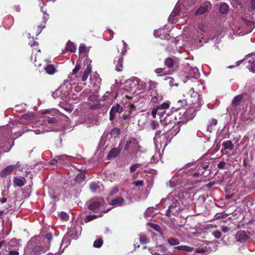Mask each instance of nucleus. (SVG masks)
I'll return each instance as SVG.
<instances>
[{
	"label": "nucleus",
	"mask_w": 255,
	"mask_h": 255,
	"mask_svg": "<svg viewBox=\"0 0 255 255\" xmlns=\"http://www.w3.org/2000/svg\"><path fill=\"white\" fill-rule=\"evenodd\" d=\"M181 123V122H179L176 125H175L174 126H173L171 130H173V132H175L174 135H176L178 132L179 131H180V124Z\"/></svg>",
	"instance_id": "nucleus-40"
},
{
	"label": "nucleus",
	"mask_w": 255,
	"mask_h": 255,
	"mask_svg": "<svg viewBox=\"0 0 255 255\" xmlns=\"http://www.w3.org/2000/svg\"><path fill=\"white\" fill-rule=\"evenodd\" d=\"M120 152L121 150L119 148H113L109 151L107 155V158L110 159L112 158H115L120 154Z\"/></svg>",
	"instance_id": "nucleus-17"
},
{
	"label": "nucleus",
	"mask_w": 255,
	"mask_h": 255,
	"mask_svg": "<svg viewBox=\"0 0 255 255\" xmlns=\"http://www.w3.org/2000/svg\"><path fill=\"white\" fill-rule=\"evenodd\" d=\"M165 133L163 132L161 130H156L155 132V136L154 137V140H157L158 138H160L161 135L165 134Z\"/></svg>",
	"instance_id": "nucleus-45"
},
{
	"label": "nucleus",
	"mask_w": 255,
	"mask_h": 255,
	"mask_svg": "<svg viewBox=\"0 0 255 255\" xmlns=\"http://www.w3.org/2000/svg\"><path fill=\"white\" fill-rule=\"evenodd\" d=\"M212 234L214 236V237L217 239H219L222 236L221 232L218 231L213 232Z\"/></svg>",
	"instance_id": "nucleus-55"
},
{
	"label": "nucleus",
	"mask_w": 255,
	"mask_h": 255,
	"mask_svg": "<svg viewBox=\"0 0 255 255\" xmlns=\"http://www.w3.org/2000/svg\"><path fill=\"white\" fill-rule=\"evenodd\" d=\"M45 239L47 240V241L48 242V247H50V242L51 241V240H52L53 239V236H52V234L51 233H48L46 234L45 237Z\"/></svg>",
	"instance_id": "nucleus-48"
},
{
	"label": "nucleus",
	"mask_w": 255,
	"mask_h": 255,
	"mask_svg": "<svg viewBox=\"0 0 255 255\" xmlns=\"http://www.w3.org/2000/svg\"><path fill=\"white\" fill-rule=\"evenodd\" d=\"M124 199L122 197H118L112 200L110 204L114 206H120L123 205Z\"/></svg>",
	"instance_id": "nucleus-16"
},
{
	"label": "nucleus",
	"mask_w": 255,
	"mask_h": 255,
	"mask_svg": "<svg viewBox=\"0 0 255 255\" xmlns=\"http://www.w3.org/2000/svg\"><path fill=\"white\" fill-rule=\"evenodd\" d=\"M154 35L156 37L161 39H168L169 36V34L165 33V30L162 29L154 30Z\"/></svg>",
	"instance_id": "nucleus-15"
},
{
	"label": "nucleus",
	"mask_w": 255,
	"mask_h": 255,
	"mask_svg": "<svg viewBox=\"0 0 255 255\" xmlns=\"http://www.w3.org/2000/svg\"><path fill=\"white\" fill-rule=\"evenodd\" d=\"M22 117L26 120H30L34 117V114L33 113H27L23 115Z\"/></svg>",
	"instance_id": "nucleus-43"
},
{
	"label": "nucleus",
	"mask_w": 255,
	"mask_h": 255,
	"mask_svg": "<svg viewBox=\"0 0 255 255\" xmlns=\"http://www.w3.org/2000/svg\"><path fill=\"white\" fill-rule=\"evenodd\" d=\"M85 179V175L83 173H80L78 174L76 177V180L79 183H81L84 181Z\"/></svg>",
	"instance_id": "nucleus-38"
},
{
	"label": "nucleus",
	"mask_w": 255,
	"mask_h": 255,
	"mask_svg": "<svg viewBox=\"0 0 255 255\" xmlns=\"http://www.w3.org/2000/svg\"><path fill=\"white\" fill-rule=\"evenodd\" d=\"M148 225L150 228L154 229L155 231L159 232L161 235L162 234V229L158 225L150 223H148Z\"/></svg>",
	"instance_id": "nucleus-30"
},
{
	"label": "nucleus",
	"mask_w": 255,
	"mask_h": 255,
	"mask_svg": "<svg viewBox=\"0 0 255 255\" xmlns=\"http://www.w3.org/2000/svg\"><path fill=\"white\" fill-rule=\"evenodd\" d=\"M35 239L32 238L29 243V246H31L32 253L34 255H38L41 253H45L44 247L40 243H35Z\"/></svg>",
	"instance_id": "nucleus-4"
},
{
	"label": "nucleus",
	"mask_w": 255,
	"mask_h": 255,
	"mask_svg": "<svg viewBox=\"0 0 255 255\" xmlns=\"http://www.w3.org/2000/svg\"><path fill=\"white\" fill-rule=\"evenodd\" d=\"M139 240L141 244H146L149 242V238H147L144 234H139Z\"/></svg>",
	"instance_id": "nucleus-29"
},
{
	"label": "nucleus",
	"mask_w": 255,
	"mask_h": 255,
	"mask_svg": "<svg viewBox=\"0 0 255 255\" xmlns=\"http://www.w3.org/2000/svg\"><path fill=\"white\" fill-rule=\"evenodd\" d=\"M128 114L124 113L123 115V118L124 120H127L128 119L130 116L131 115V112L133 109H135V106L133 104H130L128 106Z\"/></svg>",
	"instance_id": "nucleus-28"
},
{
	"label": "nucleus",
	"mask_w": 255,
	"mask_h": 255,
	"mask_svg": "<svg viewBox=\"0 0 255 255\" xmlns=\"http://www.w3.org/2000/svg\"><path fill=\"white\" fill-rule=\"evenodd\" d=\"M175 250L183 251L186 252H191L194 250V248L188 246H179L174 248Z\"/></svg>",
	"instance_id": "nucleus-22"
},
{
	"label": "nucleus",
	"mask_w": 255,
	"mask_h": 255,
	"mask_svg": "<svg viewBox=\"0 0 255 255\" xmlns=\"http://www.w3.org/2000/svg\"><path fill=\"white\" fill-rule=\"evenodd\" d=\"M138 144L137 140L135 138H132L131 140L127 141L124 147V149L126 151L128 150L129 148L134 150L136 148Z\"/></svg>",
	"instance_id": "nucleus-14"
},
{
	"label": "nucleus",
	"mask_w": 255,
	"mask_h": 255,
	"mask_svg": "<svg viewBox=\"0 0 255 255\" xmlns=\"http://www.w3.org/2000/svg\"><path fill=\"white\" fill-rule=\"evenodd\" d=\"M29 44L30 45L31 47H33L34 46H38V42L37 41H35L34 40H31L29 42Z\"/></svg>",
	"instance_id": "nucleus-56"
},
{
	"label": "nucleus",
	"mask_w": 255,
	"mask_h": 255,
	"mask_svg": "<svg viewBox=\"0 0 255 255\" xmlns=\"http://www.w3.org/2000/svg\"><path fill=\"white\" fill-rule=\"evenodd\" d=\"M104 200L103 198H92L89 202L88 208L94 213H97L100 208Z\"/></svg>",
	"instance_id": "nucleus-3"
},
{
	"label": "nucleus",
	"mask_w": 255,
	"mask_h": 255,
	"mask_svg": "<svg viewBox=\"0 0 255 255\" xmlns=\"http://www.w3.org/2000/svg\"><path fill=\"white\" fill-rule=\"evenodd\" d=\"M81 68V66L79 64H78L77 63L75 67L74 68V69L72 71V75H76L77 73V72L79 71V70Z\"/></svg>",
	"instance_id": "nucleus-49"
},
{
	"label": "nucleus",
	"mask_w": 255,
	"mask_h": 255,
	"mask_svg": "<svg viewBox=\"0 0 255 255\" xmlns=\"http://www.w3.org/2000/svg\"><path fill=\"white\" fill-rule=\"evenodd\" d=\"M251 8L253 10L255 9V0H252L251 2Z\"/></svg>",
	"instance_id": "nucleus-64"
},
{
	"label": "nucleus",
	"mask_w": 255,
	"mask_h": 255,
	"mask_svg": "<svg viewBox=\"0 0 255 255\" xmlns=\"http://www.w3.org/2000/svg\"><path fill=\"white\" fill-rule=\"evenodd\" d=\"M122 42L123 45L121 51H120L119 48L118 49L119 55L114 59V63L116 64V70L118 72H121L123 71V56L127 52V47L128 46L127 44L124 40L122 41Z\"/></svg>",
	"instance_id": "nucleus-1"
},
{
	"label": "nucleus",
	"mask_w": 255,
	"mask_h": 255,
	"mask_svg": "<svg viewBox=\"0 0 255 255\" xmlns=\"http://www.w3.org/2000/svg\"><path fill=\"white\" fill-rule=\"evenodd\" d=\"M236 238L239 242L243 243L247 241L249 239V236L244 231H240L236 234Z\"/></svg>",
	"instance_id": "nucleus-11"
},
{
	"label": "nucleus",
	"mask_w": 255,
	"mask_h": 255,
	"mask_svg": "<svg viewBox=\"0 0 255 255\" xmlns=\"http://www.w3.org/2000/svg\"><path fill=\"white\" fill-rule=\"evenodd\" d=\"M173 202L169 205L170 211L173 214H176L181 210V206L177 199L173 200Z\"/></svg>",
	"instance_id": "nucleus-9"
},
{
	"label": "nucleus",
	"mask_w": 255,
	"mask_h": 255,
	"mask_svg": "<svg viewBox=\"0 0 255 255\" xmlns=\"http://www.w3.org/2000/svg\"><path fill=\"white\" fill-rule=\"evenodd\" d=\"M30 60H31V62H32L34 63V65H35V66H38V67H40V66L41 65V64L37 63L36 62V57H35V56H34V57L33 58V55H31V58H30Z\"/></svg>",
	"instance_id": "nucleus-54"
},
{
	"label": "nucleus",
	"mask_w": 255,
	"mask_h": 255,
	"mask_svg": "<svg viewBox=\"0 0 255 255\" xmlns=\"http://www.w3.org/2000/svg\"><path fill=\"white\" fill-rule=\"evenodd\" d=\"M91 72H89L88 71H87L86 70H85L83 73V75L82 77L81 80L83 82H84L87 80L88 79V77L89 75L90 74Z\"/></svg>",
	"instance_id": "nucleus-47"
},
{
	"label": "nucleus",
	"mask_w": 255,
	"mask_h": 255,
	"mask_svg": "<svg viewBox=\"0 0 255 255\" xmlns=\"http://www.w3.org/2000/svg\"><path fill=\"white\" fill-rule=\"evenodd\" d=\"M222 146L224 149L230 151L232 150L234 148V145L230 140L224 141L222 143Z\"/></svg>",
	"instance_id": "nucleus-21"
},
{
	"label": "nucleus",
	"mask_w": 255,
	"mask_h": 255,
	"mask_svg": "<svg viewBox=\"0 0 255 255\" xmlns=\"http://www.w3.org/2000/svg\"><path fill=\"white\" fill-rule=\"evenodd\" d=\"M216 182L214 181H211L210 182H209L207 184V187H208V188H211L212 187V186H213L214 185L216 184Z\"/></svg>",
	"instance_id": "nucleus-63"
},
{
	"label": "nucleus",
	"mask_w": 255,
	"mask_h": 255,
	"mask_svg": "<svg viewBox=\"0 0 255 255\" xmlns=\"http://www.w3.org/2000/svg\"><path fill=\"white\" fill-rule=\"evenodd\" d=\"M164 81L165 82V83L167 85H168L170 87L178 86V84L175 82V79L171 77H165V78H164Z\"/></svg>",
	"instance_id": "nucleus-18"
},
{
	"label": "nucleus",
	"mask_w": 255,
	"mask_h": 255,
	"mask_svg": "<svg viewBox=\"0 0 255 255\" xmlns=\"http://www.w3.org/2000/svg\"><path fill=\"white\" fill-rule=\"evenodd\" d=\"M44 122L45 123H48L49 124H55L57 123L58 121V119L57 117H55L54 116H52V117H44Z\"/></svg>",
	"instance_id": "nucleus-27"
},
{
	"label": "nucleus",
	"mask_w": 255,
	"mask_h": 255,
	"mask_svg": "<svg viewBox=\"0 0 255 255\" xmlns=\"http://www.w3.org/2000/svg\"><path fill=\"white\" fill-rule=\"evenodd\" d=\"M102 216V214H101V215H87L85 219H84V221L85 222V223H88V222H89L97 218H98L99 217H101Z\"/></svg>",
	"instance_id": "nucleus-34"
},
{
	"label": "nucleus",
	"mask_w": 255,
	"mask_h": 255,
	"mask_svg": "<svg viewBox=\"0 0 255 255\" xmlns=\"http://www.w3.org/2000/svg\"><path fill=\"white\" fill-rule=\"evenodd\" d=\"M198 28L202 32H206L207 31V26L203 22L198 24Z\"/></svg>",
	"instance_id": "nucleus-44"
},
{
	"label": "nucleus",
	"mask_w": 255,
	"mask_h": 255,
	"mask_svg": "<svg viewBox=\"0 0 255 255\" xmlns=\"http://www.w3.org/2000/svg\"><path fill=\"white\" fill-rule=\"evenodd\" d=\"M44 69L46 72L49 75H53L56 71V68L52 64L47 65L44 67Z\"/></svg>",
	"instance_id": "nucleus-24"
},
{
	"label": "nucleus",
	"mask_w": 255,
	"mask_h": 255,
	"mask_svg": "<svg viewBox=\"0 0 255 255\" xmlns=\"http://www.w3.org/2000/svg\"><path fill=\"white\" fill-rule=\"evenodd\" d=\"M141 165L142 164L141 163H135L134 164L131 165L129 167L130 172H134L138 167H140Z\"/></svg>",
	"instance_id": "nucleus-42"
},
{
	"label": "nucleus",
	"mask_w": 255,
	"mask_h": 255,
	"mask_svg": "<svg viewBox=\"0 0 255 255\" xmlns=\"http://www.w3.org/2000/svg\"><path fill=\"white\" fill-rule=\"evenodd\" d=\"M187 99L190 107L191 108H193V111L194 112H195V109H198L200 107L202 104V100L199 95H198L197 99H194V98H187Z\"/></svg>",
	"instance_id": "nucleus-6"
},
{
	"label": "nucleus",
	"mask_w": 255,
	"mask_h": 255,
	"mask_svg": "<svg viewBox=\"0 0 255 255\" xmlns=\"http://www.w3.org/2000/svg\"><path fill=\"white\" fill-rule=\"evenodd\" d=\"M61 217L63 219L65 220H68L69 218L68 215L65 212L61 213Z\"/></svg>",
	"instance_id": "nucleus-58"
},
{
	"label": "nucleus",
	"mask_w": 255,
	"mask_h": 255,
	"mask_svg": "<svg viewBox=\"0 0 255 255\" xmlns=\"http://www.w3.org/2000/svg\"><path fill=\"white\" fill-rule=\"evenodd\" d=\"M167 242L170 245L174 246L179 244V241L177 239L170 238L167 240Z\"/></svg>",
	"instance_id": "nucleus-36"
},
{
	"label": "nucleus",
	"mask_w": 255,
	"mask_h": 255,
	"mask_svg": "<svg viewBox=\"0 0 255 255\" xmlns=\"http://www.w3.org/2000/svg\"><path fill=\"white\" fill-rule=\"evenodd\" d=\"M115 113L114 112H112L110 110V120L113 121L115 118Z\"/></svg>",
	"instance_id": "nucleus-61"
},
{
	"label": "nucleus",
	"mask_w": 255,
	"mask_h": 255,
	"mask_svg": "<svg viewBox=\"0 0 255 255\" xmlns=\"http://www.w3.org/2000/svg\"><path fill=\"white\" fill-rule=\"evenodd\" d=\"M149 95L151 97L150 101L153 103H157L163 100V96L157 90H152L149 92Z\"/></svg>",
	"instance_id": "nucleus-8"
},
{
	"label": "nucleus",
	"mask_w": 255,
	"mask_h": 255,
	"mask_svg": "<svg viewBox=\"0 0 255 255\" xmlns=\"http://www.w3.org/2000/svg\"><path fill=\"white\" fill-rule=\"evenodd\" d=\"M209 11V6L207 5H204L201 6L198 9H197L195 12V14L196 15H201L205 14L208 12Z\"/></svg>",
	"instance_id": "nucleus-19"
},
{
	"label": "nucleus",
	"mask_w": 255,
	"mask_h": 255,
	"mask_svg": "<svg viewBox=\"0 0 255 255\" xmlns=\"http://www.w3.org/2000/svg\"><path fill=\"white\" fill-rule=\"evenodd\" d=\"M26 180L24 178L14 177L13 179V185L14 186L21 187L24 185Z\"/></svg>",
	"instance_id": "nucleus-20"
},
{
	"label": "nucleus",
	"mask_w": 255,
	"mask_h": 255,
	"mask_svg": "<svg viewBox=\"0 0 255 255\" xmlns=\"http://www.w3.org/2000/svg\"><path fill=\"white\" fill-rule=\"evenodd\" d=\"M44 5H45V4L43 2H42V5L39 3L41 11L43 13V16L41 23L37 26V35L39 34L41 32L42 30L45 27V23L47 20L49 18V14L46 13V10H44L43 8Z\"/></svg>",
	"instance_id": "nucleus-5"
},
{
	"label": "nucleus",
	"mask_w": 255,
	"mask_h": 255,
	"mask_svg": "<svg viewBox=\"0 0 255 255\" xmlns=\"http://www.w3.org/2000/svg\"><path fill=\"white\" fill-rule=\"evenodd\" d=\"M154 72L159 77L172 75L174 73V70H166L165 68H156Z\"/></svg>",
	"instance_id": "nucleus-13"
},
{
	"label": "nucleus",
	"mask_w": 255,
	"mask_h": 255,
	"mask_svg": "<svg viewBox=\"0 0 255 255\" xmlns=\"http://www.w3.org/2000/svg\"><path fill=\"white\" fill-rule=\"evenodd\" d=\"M67 50L71 52H75L76 51V48L74 43L71 42L70 40H69L67 43Z\"/></svg>",
	"instance_id": "nucleus-26"
},
{
	"label": "nucleus",
	"mask_w": 255,
	"mask_h": 255,
	"mask_svg": "<svg viewBox=\"0 0 255 255\" xmlns=\"http://www.w3.org/2000/svg\"><path fill=\"white\" fill-rule=\"evenodd\" d=\"M89 51V50L87 49L85 44H84L83 43H81L80 45V46L79 47V54H82L84 53L88 52Z\"/></svg>",
	"instance_id": "nucleus-35"
},
{
	"label": "nucleus",
	"mask_w": 255,
	"mask_h": 255,
	"mask_svg": "<svg viewBox=\"0 0 255 255\" xmlns=\"http://www.w3.org/2000/svg\"><path fill=\"white\" fill-rule=\"evenodd\" d=\"M164 65L170 70H174V73L178 70L179 65V59L176 57L172 56L166 58L164 61Z\"/></svg>",
	"instance_id": "nucleus-2"
},
{
	"label": "nucleus",
	"mask_w": 255,
	"mask_h": 255,
	"mask_svg": "<svg viewBox=\"0 0 255 255\" xmlns=\"http://www.w3.org/2000/svg\"><path fill=\"white\" fill-rule=\"evenodd\" d=\"M103 244V241L101 239L96 240L93 244V246L96 248H100Z\"/></svg>",
	"instance_id": "nucleus-41"
},
{
	"label": "nucleus",
	"mask_w": 255,
	"mask_h": 255,
	"mask_svg": "<svg viewBox=\"0 0 255 255\" xmlns=\"http://www.w3.org/2000/svg\"><path fill=\"white\" fill-rule=\"evenodd\" d=\"M198 95H199L198 93L194 91L193 88H191L187 93L186 98H194V99H197Z\"/></svg>",
	"instance_id": "nucleus-25"
},
{
	"label": "nucleus",
	"mask_w": 255,
	"mask_h": 255,
	"mask_svg": "<svg viewBox=\"0 0 255 255\" xmlns=\"http://www.w3.org/2000/svg\"><path fill=\"white\" fill-rule=\"evenodd\" d=\"M148 84H149L148 90L150 92H151L152 90H157L156 89H155L157 85V82L149 80L148 82Z\"/></svg>",
	"instance_id": "nucleus-32"
},
{
	"label": "nucleus",
	"mask_w": 255,
	"mask_h": 255,
	"mask_svg": "<svg viewBox=\"0 0 255 255\" xmlns=\"http://www.w3.org/2000/svg\"><path fill=\"white\" fill-rule=\"evenodd\" d=\"M58 162V159L57 158H56V157L53 159H52L49 162V164L50 165H55V164H56Z\"/></svg>",
	"instance_id": "nucleus-59"
},
{
	"label": "nucleus",
	"mask_w": 255,
	"mask_h": 255,
	"mask_svg": "<svg viewBox=\"0 0 255 255\" xmlns=\"http://www.w3.org/2000/svg\"><path fill=\"white\" fill-rule=\"evenodd\" d=\"M9 255H19V253L17 251L10 250L9 252Z\"/></svg>",
	"instance_id": "nucleus-62"
},
{
	"label": "nucleus",
	"mask_w": 255,
	"mask_h": 255,
	"mask_svg": "<svg viewBox=\"0 0 255 255\" xmlns=\"http://www.w3.org/2000/svg\"><path fill=\"white\" fill-rule=\"evenodd\" d=\"M111 111L115 113H121L123 111V109L120 105L117 104L116 105L112 107Z\"/></svg>",
	"instance_id": "nucleus-31"
},
{
	"label": "nucleus",
	"mask_w": 255,
	"mask_h": 255,
	"mask_svg": "<svg viewBox=\"0 0 255 255\" xmlns=\"http://www.w3.org/2000/svg\"><path fill=\"white\" fill-rule=\"evenodd\" d=\"M250 62L251 63V71L255 73V59L250 60Z\"/></svg>",
	"instance_id": "nucleus-52"
},
{
	"label": "nucleus",
	"mask_w": 255,
	"mask_h": 255,
	"mask_svg": "<svg viewBox=\"0 0 255 255\" xmlns=\"http://www.w3.org/2000/svg\"><path fill=\"white\" fill-rule=\"evenodd\" d=\"M99 187L98 184L96 182H92L90 185V189L93 192H96Z\"/></svg>",
	"instance_id": "nucleus-39"
},
{
	"label": "nucleus",
	"mask_w": 255,
	"mask_h": 255,
	"mask_svg": "<svg viewBox=\"0 0 255 255\" xmlns=\"http://www.w3.org/2000/svg\"><path fill=\"white\" fill-rule=\"evenodd\" d=\"M197 170L196 172L194 173L192 175L193 176L199 177L201 175H202L201 170H199V167L197 166Z\"/></svg>",
	"instance_id": "nucleus-57"
},
{
	"label": "nucleus",
	"mask_w": 255,
	"mask_h": 255,
	"mask_svg": "<svg viewBox=\"0 0 255 255\" xmlns=\"http://www.w3.org/2000/svg\"><path fill=\"white\" fill-rule=\"evenodd\" d=\"M131 184L134 185L136 187H138V186L142 187L143 186V181H142V180L135 181L133 182Z\"/></svg>",
	"instance_id": "nucleus-51"
},
{
	"label": "nucleus",
	"mask_w": 255,
	"mask_h": 255,
	"mask_svg": "<svg viewBox=\"0 0 255 255\" xmlns=\"http://www.w3.org/2000/svg\"><path fill=\"white\" fill-rule=\"evenodd\" d=\"M229 6L226 3H222L219 8V11L222 14H226L228 12Z\"/></svg>",
	"instance_id": "nucleus-33"
},
{
	"label": "nucleus",
	"mask_w": 255,
	"mask_h": 255,
	"mask_svg": "<svg viewBox=\"0 0 255 255\" xmlns=\"http://www.w3.org/2000/svg\"><path fill=\"white\" fill-rule=\"evenodd\" d=\"M210 162H206L197 165V167H199V170H201L202 176L204 177H207L211 173V168L210 167Z\"/></svg>",
	"instance_id": "nucleus-7"
},
{
	"label": "nucleus",
	"mask_w": 255,
	"mask_h": 255,
	"mask_svg": "<svg viewBox=\"0 0 255 255\" xmlns=\"http://www.w3.org/2000/svg\"><path fill=\"white\" fill-rule=\"evenodd\" d=\"M157 114H158V112L157 110V109H156L155 107L151 111V115L153 118H155L156 115Z\"/></svg>",
	"instance_id": "nucleus-60"
},
{
	"label": "nucleus",
	"mask_w": 255,
	"mask_h": 255,
	"mask_svg": "<svg viewBox=\"0 0 255 255\" xmlns=\"http://www.w3.org/2000/svg\"><path fill=\"white\" fill-rule=\"evenodd\" d=\"M226 164V163L224 161H222L217 165V167L219 169H224L225 168Z\"/></svg>",
	"instance_id": "nucleus-53"
},
{
	"label": "nucleus",
	"mask_w": 255,
	"mask_h": 255,
	"mask_svg": "<svg viewBox=\"0 0 255 255\" xmlns=\"http://www.w3.org/2000/svg\"><path fill=\"white\" fill-rule=\"evenodd\" d=\"M243 97L241 95H239L235 97L232 102V106L235 107L239 106L243 100Z\"/></svg>",
	"instance_id": "nucleus-23"
},
{
	"label": "nucleus",
	"mask_w": 255,
	"mask_h": 255,
	"mask_svg": "<svg viewBox=\"0 0 255 255\" xmlns=\"http://www.w3.org/2000/svg\"><path fill=\"white\" fill-rule=\"evenodd\" d=\"M170 104V102L166 101L162 104L155 107V108L157 109V110L158 112V114L161 115L164 113L165 112V110L169 108Z\"/></svg>",
	"instance_id": "nucleus-12"
},
{
	"label": "nucleus",
	"mask_w": 255,
	"mask_h": 255,
	"mask_svg": "<svg viewBox=\"0 0 255 255\" xmlns=\"http://www.w3.org/2000/svg\"><path fill=\"white\" fill-rule=\"evenodd\" d=\"M187 98L183 100H179L178 101V104H179V106L178 108H180L181 107H185L186 106L189 105L188 102L187 101Z\"/></svg>",
	"instance_id": "nucleus-37"
},
{
	"label": "nucleus",
	"mask_w": 255,
	"mask_h": 255,
	"mask_svg": "<svg viewBox=\"0 0 255 255\" xmlns=\"http://www.w3.org/2000/svg\"><path fill=\"white\" fill-rule=\"evenodd\" d=\"M151 127L152 129H155L159 127V123L156 121H152L151 123Z\"/></svg>",
	"instance_id": "nucleus-50"
},
{
	"label": "nucleus",
	"mask_w": 255,
	"mask_h": 255,
	"mask_svg": "<svg viewBox=\"0 0 255 255\" xmlns=\"http://www.w3.org/2000/svg\"><path fill=\"white\" fill-rule=\"evenodd\" d=\"M121 133V130L118 128H115L111 130V134L115 136H119Z\"/></svg>",
	"instance_id": "nucleus-46"
},
{
	"label": "nucleus",
	"mask_w": 255,
	"mask_h": 255,
	"mask_svg": "<svg viewBox=\"0 0 255 255\" xmlns=\"http://www.w3.org/2000/svg\"><path fill=\"white\" fill-rule=\"evenodd\" d=\"M15 166L14 165H8L4 168L0 173V176L2 178H5L10 175L14 170Z\"/></svg>",
	"instance_id": "nucleus-10"
}]
</instances>
